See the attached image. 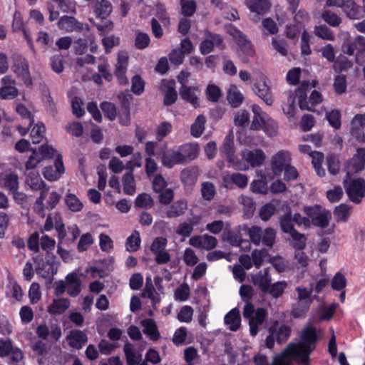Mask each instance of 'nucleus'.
Masks as SVG:
<instances>
[{"instance_id":"f257e3e1","label":"nucleus","mask_w":365,"mask_h":365,"mask_svg":"<svg viewBox=\"0 0 365 365\" xmlns=\"http://www.w3.org/2000/svg\"><path fill=\"white\" fill-rule=\"evenodd\" d=\"M26 183L33 191H40L39 197L36 200L33 209L36 214L41 217H45V207L43 201L46 198V193L49 190L44 181L37 172L31 171L26 178Z\"/></svg>"},{"instance_id":"f03ea898","label":"nucleus","mask_w":365,"mask_h":365,"mask_svg":"<svg viewBox=\"0 0 365 365\" xmlns=\"http://www.w3.org/2000/svg\"><path fill=\"white\" fill-rule=\"evenodd\" d=\"M310 87V83L308 81H304L300 86L294 91H289L288 93V103L283 106L284 113L289 117H293L296 110V99H298L299 106L301 110H312L307 103V91Z\"/></svg>"},{"instance_id":"7ed1b4c3","label":"nucleus","mask_w":365,"mask_h":365,"mask_svg":"<svg viewBox=\"0 0 365 365\" xmlns=\"http://www.w3.org/2000/svg\"><path fill=\"white\" fill-rule=\"evenodd\" d=\"M344 187L351 201L355 203L361 202L365 196V180L363 178L354 179L349 182L344 180Z\"/></svg>"},{"instance_id":"20e7f679","label":"nucleus","mask_w":365,"mask_h":365,"mask_svg":"<svg viewBox=\"0 0 365 365\" xmlns=\"http://www.w3.org/2000/svg\"><path fill=\"white\" fill-rule=\"evenodd\" d=\"M342 50L349 56L355 53L356 63H362V58L365 56V38L361 36H356L354 41L344 44Z\"/></svg>"},{"instance_id":"39448f33","label":"nucleus","mask_w":365,"mask_h":365,"mask_svg":"<svg viewBox=\"0 0 365 365\" xmlns=\"http://www.w3.org/2000/svg\"><path fill=\"white\" fill-rule=\"evenodd\" d=\"M128 62L129 56L126 51H122L118 53L114 75L118 80V83L121 86H126L129 83L126 76Z\"/></svg>"},{"instance_id":"423d86ee","label":"nucleus","mask_w":365,"mask_h":365,"mask_svg":"<svg viewBox=\"0 0 365 365\" xmlns=\"http://www.w3.org/2000/svg\"><path fill=\"white\" fill-rule=\"evenodd\" d=\"M330 5L341 8L346 16L351 19H359L363 17L361 8L354 0L329 1Z\"/></svg>"},{"instance_id":"0eeeda50","label":"nucleus","mask_w":365,"mask_h":365,"mask_svg":"<svg viewBox=\"0 0 365 365\" xmlns=\"http://www.w3.org/2000/svg\"><path fill=\"white\" fill-rule=\"evenodd\" d=\"M318 339L316 328L313 326H309L302 330L300 335L299 343L290 344L289 346H300L302 348H309L312 350H314Z\"/></svg>"},{"instance_id":"6e6552de","label":"nucleus","mask_w":365,"mask_h":365,"mask_svg":"<svg viewBox=\"0 0 365 365\" xmlns=\"http://www.w3.org/2000/svg\"><path fill=\"white\" fill-rule=\"evenodd\" d=\"M29 67L27 60L21 56H17L14 60V72L22 78V81L27 87L31 86L33 84Z\"/></svg>"},{"instance_id":"1a4fd4ad","label":"nucleus","mask_w":365,"mask_h":365,"mask_svg":"<svg viewBox=\"0 0 365 365\" xmlns=\"http://www.w3.org/2000/svg\"><path fill=\"white\" fill-rule=\"evenodd\" d=\"M65 172L62 155H58L54 161V166H46L43 169V177L49 181H55L60 178Z\"/></svg>"},{"instance_id":"9d476101","label":"nucleus","mask_w":365,"mask_h":365,"mask_svg":"<svg viewBox=\"0 0 365 365\" xmlns=\"http://www.w3.org/2000/svg\"><path fill=\"white\" fill-rule=\"evenodd\" d=\"M122 115L120 116V123L127 125L130 120V101L133 96L128 92H120L118 95Z\"/></svg>"},{"instance_id":"9b49d317","label":"nucleus","mask_w":365,"mask_h":365,"mask_svg":"<svg viewBox=\"0 0 365 365\" xmlns=\"http://www.w3.org/2000/svg\"><path fill=\"white\" fill-rule=\"evenodd\" d=\"M291 160L290 153L287 151L280 150L272 158V169L276 175H280L285 167L289 165Z\"/></svg>"},{"instance_id":"f8f14e48","label":"nucleus","mask_w":365,"mask_h":365,"mask_svg":"<svg viewBox=\"0 0 365 365\" xmlns=\"http://www.w3.org/2000/svg\"><path fill=\"white\" fill-rule=\"evenodd\" d=\"M2 86L0 88V98L11 100L18 96V89L15 86V81L10 76H6L1 79Z\"/></svg>"},{"instance_id":"ddd939ff","label":"nucleus","mask_w":365,"mask_h":365,"mask_svg":"<svg viewBox=\"0 0 365 365\" xmlns=\"http://www.w3.org/2000/svg\"><path fill=\"white\" fill-rule=\"evenodd\" d=\"M58 27L66 32L81 31L83 24L73 16H63L58 21Z\"/></svg>"},{"instance_id":"4468645a","label":"nucleus","mask_w":365,"mask_h":365,"mask_svg":"<svg viewBox=\"0 0 365 365\" xmlns=\"http://www.w3.org/2000/svg\"><path fill=\"white\" fill-rule=\"evenodd\" d=\"M242 156L253 168L262 165L265 160V154L261 149L245 150Z\"/></svg>"},{"instance_id":"2eb2a0df","label":"nucleus","mask_w":365,"mask_h":365,"mask_svg":"<svg viewBox=\"0 0 365 365\" xmlns=\"http://www.w3.org/2000/svg\"><path fill=\"white\" fill-rule=\"evenodd\" d=\"M252 89L267 105H272L274 101L270 87L266 82V77L262 78V82L255 83Z\"/></svg>"},{"instance_id":"dca6fc26","label":"nucleus","mask_w":365,"mask_h":365,"mask_svg":"<svg viewBox=\"0 0 365 365\" xmlns=\"http://www.w3.org/2000/svg\"><path fill=\"white\" fill-rule=\"evenodd\" d=\"M91 6L96 16L102 20L107 19L113 10V6L108 0L96 1Z\"/></svg>"},{"instance_id":"f3484780","label":"nucleus","mask_w":365,"mask_h":365,"mask_svg":"<svg viewBox=\"0 0 365 365\" xmlns=\"http://www.w3.org/2000/svg\"><path fill=\"white\" fill-rule=\"evenodd\" d=\"M179 153L182 155L183 164L195 160L198 155L199 148L197 144L185 143L178 148Z\"/></svg>"},{"instance_id":"a211bd4d","label":"nucleus","mask_w":365,"mask_h":365,"mask_svg":"<svg viewBox=\"0 0 365 365\" xmlns=\"http://www.w3.org/2000/svg\"><path fill=\"white\" fill-rule=\"evenodd\" d=\"M252 282L264 293L267 294L269 287L272 282V277L268 269L263 272L259 271L257 274L252 276Z\"/></svg>"},{"instance_id":"6ab92c4d","label":"nucleus","mask_w":365,"mask_h":365,"mask_svg":"<svg viewBox=\"0 0 365 365\" xmlns=\"http://www.w3.org/2000/svg\"><path fill=\"white\" fill-rule=\"evenodd\" d=\"M181 157L178 150L170 149L163 152L161 162L164 167L170 169L176 165H183Z\"/></svg>"},{"instance_id":"aec40b11","label":"nucleus","mask_w":365,"mask_h":365,"mask_svg":"<svg viewBox=\"0 0 365 365\" xmlns=\"http://www.w3.org/2000/svg\"><path fill=\"white\" fill-rule=\"evenodd\" d=\"M67 293L71 297H77L81 291V281L75 272L69 273L66 277Z\"/></svg>"},{"instance_id":"412c9836","label":"nucleus","mask_w":365,"mask_h":365,"mask_svg":"<svg viewBox=\"0 0 365 365\" xmlns=\"http://www.w3.org/2000/svg\"><path fill=\"white\" fill-rule=\"evenodd\" d=\"M71 306L68 298L53 299L52 303L48 307L47 312L51 315H61Z\"/></svg>"},{"instance_id":"4be33fe9","label":"nucleus","mask_w":365,"mask_h":365,"mask_svg":"<svg viewBox=\"0 0 365 365\" xmlns=\"http://www.w3.org/2000/svg\"><path fill=\"white\" fill-rule=\"evenodd\" d=\"M245 4L250 11L259 15L265 14L272 6L269 0H245Z\"/></svg>"},{"instance_id":"5701e85b","label":"nucleus","mask_w":365,"mask_h":365,"mask_svg":"<svg viewBox=\"0 0 365 365\" xmlns=\"http://www.w3.org/2000/svg\"><path fill=\"white\" fill-rule=\"evenodd\" d=\"M67 339L71 347L80 349L87 342L88 337L82 331L73 330L68 335Z\"/></svg>"},{"instance_id":"b1692460","label":"nucleus","mask_w":365,"mask_h":365,"mask_svg":"<svg viewBox=\"0 0 365 365\" xmlns=\"http://www.w3.org/2000/svg\"><path fill=\"white\" fill-rule=\"evenodd\" d=\"M195 88L192 86H187L184 84L180 89V95L182 100L190 103L194 108H197L200 104L198 98L195 94Z\"/></svg>"},{"instance_id":"393cba45","label":"nucleus","mask_w":365,"mask_h":365,"mask_svg":"<svg viewBox=\"0 0 365 365\" xmlns=\"http://www.w3.org/2000/svg\"><path fill=\"white\" fill-rule=\"evenodd\" d=\"M187 209V202L185 200H177L170 206L165 215L168 218H175L182 215Z\"/></svg>"},{"instance_id":"a878e982","label":"nucleus","mask_w":365,"mask_h":365,"mask_svg":"<svg viewBox=\"0 0 365 365\" xmlns=\"http://www.w3.org/2000/svg\"><path fill=\"white\" fill-rule=\"evenodd\" d=\"M225 323L229 326V329L236 331L239 329L241 324L240 311L237 308L231 309L225 317Z\"/></svg>"},{"instance_id":"bb28decb","label":"nucleus","mask_w":365,"mask_h":365,"mask_svg":"<svg viewBox=\"0 0 365 365\" xmlns=\"http://www.w3.org/2000/svg\"><path fill=\"white\" fill-rule=\"evenodd\" d=\"M271 327H275L274 335L276 336V341L278 344L286 342L292 333V328L287 324H282L279 326V322L275 321Z\"/></svg>"},{"instance_id":"cd10ccee","label":"nucleus","mask_w":365,"mask_h":365,"mask_svg":"<svg viewBox=\"0 0 365 365\" xmlns=\"http://www.w3.org/2000/svg\"><path fill=\"white\" fill-rule=\"evenodd\" d=\"M163 86L166 88L163 104L166 106H170L175 103L178 98V93L175 91V83L174 81H166L163 83Z\"/></svg>"},{"instance_id":"c85d7f7f","label":"nucleus","mask_w":365,"mask_h":365,"mask_svg":"<svg viewBox=\"0 0 365 365\" xmlns=\"http://www.w3.org/2000/svg\"><path fill=\"white\" fill-rule=\"evenodd\" d=\"M237 46H239L240 51L243 54L245 55V57L242 58V61L244 63L248 62V57H252L255 55V51L254 49L253 45L252 42L247 39V36L244 37L238 40L237 42Z\"/></svg>"},{"instance_id":"c756f323","label":"nucleus","mask_w":365,"mask_h":365,"mask_svg":"<svg viewBox=\"0 0 365 365\" xmlns=\"http://www.w3.org/2000/svg\"><path fill=\"white\" fill-rule=\"evenodd\" d=\"M142 325L144 328L143 333L149 336L151 340L155 341L160 339V332L157 324L153 319H148L143 320Z\"/></svg>"},{"instance_id":"7c9ffc66","label":"nucleus","mask_w":365,"mask_h":365,"mask_svg":"<svg viewBox=\"0 0 365 365\" xmlns=\"http://www.w3.org/2000/svg\"><path fill=\"white\" fill-rule=\"evenodd\" d=\"M197 169L194 167L184 168L180 173V180L185 185H192L197 180Z\"/></svg>"},{"instance_id":"2f4dec72","label":"nucleus","mask_w":365,"mask_h":365,"mask_svg":"<svg viewBox=\"0 0 365 365\" xmlns=\"http://www.w3.org/2000/svg\"><path fill=\"white\" fill-rule=\"evenodd\" d=\"M221 152L230 163L233 164L236 163L234 140L230 136L225 138L221 148Z\"/></svg>"},{"instance_id":"473e14b6","label":"nucleus","mask_w":365,"mask_h":365,"mask_svg":"<svg viewBox=\"0 0 365 365\" xmlns=\"http://www.w3.org/2000/svg\"><path fill=\"white\" fill-rule=\"evenodd\" d=\"M228 102L233 108L239 107L244 101V96L235 85L230 86L227 96Z\"/></svg>"},{"instance_id":"72a5a7b5","label":"nucleus","mask_w":365,"mask_h":365,"mask_svg":"<svg viewBox=\"0 0 365 365\" xmlns=\"http://www.w3.org/2000/svg\"><path fill=\"white\" fill-rule=\"evenodd\" d=\"M123 192L128 195H133L135 192V182L132 170L124 174L123 176Z\"/></svg>"},{"instance_id":"f704fd0d","label":"nucleus","mask_w":365,"mask_h":365,"mask_svg":"<svg viewBox=\"0 0 365 365\" xmlns=\"http://www.w3.org/2000/svg\"><path fill=\"white\" fill-rule=\"evenodd\" d=\"M64 200L70 211L73 212H78L83 210V205L75 194L68 193L66 195Z\"/></svg>"},{"instance_id":"c9c22d12","label":"nucleus","mask_w":365,"mask_h":365,"mask_svg":"<svg viewBox=\"0 0 365 365\" xmlns=\"http://www.w3.org/2000/svg\"><path fill=\"white\" fill-rule=\"evenodd\" d=\"M123 351L126 357L128 365H136L140 363L141 356H137L135 349L132 344L127 342L125 344Z\"/></svg>"},{"instance_id":"e433bc0d","label":"nucleus","mask_w":365,"mask_h":365,"mask_svg":"<svg viewBox=\"0 0 365 365\" xmlns=\"http://www.w3.org/2000/svg\"><path fill=\"white\" fill-rule=\"evenodd\" d=\"M289 348L293 354L299 358L301 363L304 365H309V356L314 350L300 346H289Z\"/></svg>"},{"instance_id":"4c0bfd02","label":"nucleus","mask_w":365,"mask_h":365,"mask_svg":"<svg viewBox=\"0 0 365 365\" xmlns=\"http://www.w3.org/2000/svg\"><path fill=\"white\" fill-rule=\"evenodd\" d=\"M242 230L249 235L250 240L256 245H259L262 240V230L259 226L249 227L247 225H243Z\"/></svg>"},{"instance_id":"58836bf2","label":"nucleus","mask_w":365,"mask_h":365,"mask_svg":"<svg viewBox=\"0 0 365 365\" xmlns=\"http://www.w3.org/2000/svg\"><path fill=\"white\" fill-rule=\"evenodd\" d=\"M206 118L204 115H199L190 128V133L195 138H199L205 130Z\"/></svg>"},{"instance_id":"ea45409f","label":"nucleus","mask_w":365,"mask_h":365,"mask_svg":"<svg viewBox=\"0 0 365 365\" xmlns=\"http://www.w3.org/2000/svg\"><path fill=\"white\" fill-rule=\"evenodd\" d=\"M240 202L243 206L244 215L246 218H250L254 215L256 205L253 199L250 197L242 195L240 198Z\"/></svg>"},{"instance_id":"a19ab883","label":"nucleus","mask_w":365,"mask_h":365,"mask_svg":"<svg viewBox=\"0 0 365 365\" xmlns=\"http://www.w3.org/2000/svg\"><path fill=\"white\" fill-rule=\"evenodd\" d=\"M331 218V214L329 211L324 210L319 214H318L312 220L313 226L321 228H326L329 224V221Z\"/></svg>"},{"instance_id":"79ce46f5","label":"nucleus","mask_w":365,"mask_h":365,"mask_svg":"<svg viewBox=\"0 0 365 365\" xmlns=\"http://www.w3.org/2000/svg\"><path fill=\"white\" fill-rule=\"evenodd\" d=\"M294 221L291 212L285 213L279 220L280 227L283 232L287 234H291L296 230L294 227Z\"/></svg>"},{"instance_id":"37998d69","label":"nucleus","mask_w":365,"mask_h":365,"mask_svg":"<svg viewBox=\"0 0 365 365\" xmlns=\"http://www.w3.org/2000/svg\"><path fill=\"white\" fill-rule=\"evenodd\" d=\"M3 186L10 192L19 189V177L15 173L6 174L2 179Z\"/></svg>"},{"instance_id":"c03bdc74","label":"nucleus","mask_w":365,"mask_h":365,"mask_svg":"<svg viewBox=\"0 0 365 365\" xmlns=\"http://www.w3.org/2000/svg\"><path fill=\"white\" fill-rule=\"evenodd\" d=\"M140 233L135 230L126 240V250L130 252H136L140 248Z\"/></svg>"},{"instance_id":"a18cd8bd","label":"nucleus","mask_w":365,"mask_h":365,"mask_svg":"<svg viewBox=\"0 0 365 365\" xmlns=\"http://www.w3.org/2000/svg\"><path fill=\"white\" fill-rule=\"evenodd\" d=\"M287 287L286 281H278L273 284H270L267 294H269L272 298L277 299L280 297L284 292Z\"/></svg>"},{"instance_id":"49530a36","label":"nucleus","mask_w":365,"mask_h":365,"mask_svg":"<svg viewBox=\"0 0 365 365\" xmlns=\"http://www.w3.org/2000/svg\"><path fill=\"white\" fill-rule=\"evenodd\" d=\"M135 205L137 207L149 209L154 205V201L149 194L143 192L136 197Z\"/></svg>"},{"instance_id":"de8ad7c7","label":"nucleus","mask_w":365,"mask_h":365,"mask_svg":"<svg viewBox=\"0 0 365 365\" xmlns=\"http://www.w3.org/2000/svg\"><path fill=\"white\" fill-rule=\"evenodd\" d=\"M100 107L104 115L110 120H114L118 115L117 108L114 103L109 101H103Z\"/></svg>"},{"instance_id":"09e8293b","label":"nucleus","mask_w":365,"mask_h":365,"mask_svg":"<svg viewBox=\"0 0 365 365\" xmlns=\"http://www.w3.org/2000/svg\"><path fill=\"white\" fill-rule=\"evenodd\" d=\"M341 113L337 109H333L326 113V119L329 125L334 129H339L341 125Z\"/></svg>"},{"instance_id":"8fccbe9b","label":"nucleus","mask_w":365,"mask_h":365,"mask_svg":"<svg viewBox=\"0 0 365 365\" xmlns=\"http://www.w3.org/2000/svg\"><path fill=\"white\" fill-rule=\"evenodd\" d=\"M45 130L46 128L43 123H37L33 127L30 138L34 144H38L42 140Z\"/></svg>"},{"instance_id":"3c124183","label":"nucleus","mask_w":365,"mask_h":365,"mask_svg":"<svg viewBox=\"0 0 365 365\" xmlns=\"http://www.w3.org/2000/svg\"><path fill=\"white\" fill-rule=\"evenodd\" d=\"M364 164L354 156L347 163L346 165V175L350 177L354 173H357L364 168Z\"/></svg>"},{"instance_id":"603ef678","label":"nucleus","mask_w":365,"mask_h":365,"mask_svg":"<svg viewBox=\"0 0 365 365\" xmlns=\"http://www.w3.org/2000/svg\"><path fill=\"white\" fill-rule=\"evenodd\" d=\"M322 19L332 27H337L341 23V19L335 13L325 10L322 14Z\"/></svg>"},{"instance_id":"864d4df0","label":"nucleus","mask_w":365,"mask_h":365,"mask_svg":"<svg viewBox=\"0 0 365 365\" xmlns=\"http://www.w3.org/2000/svg\"><path fill=\"white\" fill-rule=\"evenodd\" d=\"M201 194L205 200H212L216 194L215 187L213 183L210 182H202L201 186Z\"/></svg>"},{"instance_id":"5fc2aeb1","label":"nucleus","mask_w":365,"mask_h":365,"mask_svg":"<svg viewBox=\"0 0 365 365\" xmlns=\"http://www.w3.org/2000/svg\"><path fill=\"white\" fill-rule=\"evenodd\" d=\"M205 94L207 99L209 101L216 103L220 100L222 96V92L217 86L215 84H209L207 86Z\"/></svg>"},{"instance_id":"6e6d98bb","label":"nucleus","mask_w":365,"mask_h":365,"mask_svg":"<svg viewBox=\"0 0 365 365\" xmlns=\"http://www.w3.org/2000/svg\"><path fill=\"white\" fill-rule=\"evenodd\" d=\"M38 154L41 159L43 160L44 159H51L53 157H56L58 153L56 149H54L52 146L48 145V144L41 145L38 148Z\"/></svg>"},{"instance_id":"4d7b16f0","label":"nucleus","mask_w":365,"mask_h":365,"mask_svg":"<svg viewBox=\"0 0 365 365\" xmlns=\"http://www.w3.org/2000/svg\"><path fill=\"white\" fill-rule=\"evenodd\" d=\"M294 242L292 247L297 250H302L306 247V237L304 234L295 230L290 234Z\"/></svg>"},{"instance_id":"13d9d810","label":"nucleus","mask_w":365,"mask_h":365,"mask_svg":"<svg viewBox=\"0 0 365 365\" xmlns=\"http://www.w3.org/2000/svg\"><path fill=\"white\" fill-rule=\"evenodd\" d=\"M204 36L207 39H210L215 47H217L221 50L225 48V46L223 42V38L220 34L211 32L208 29H206L204 31Z\"/></svg>"},{"instance_id":"bf43d9fd","label":"nucleus","mask_w":365,"mask_h":365,"mask_svg":"<svg viewBox=\"0 0 365 365\" xmlns=\"http://www.w3.org/2000/svg\"><path fill=\"white\" fill-rule=\"evenodd\" d=\"M131 91L137 96L141 95L145 90V81L140 76L135 75L131 79Z\"/></svg>"},{"instance_id":"052dcab7","label":"nucleus","mask_w":365,"mask_h":365,"mask_svg":"<svg viewBox=\"0 0 365 365\" xmlns=\"http://www.w3.org/2000/svg\"><path fill=\"white\" fill-rule=\"evenodd\" d=\"M181 13L184 16H191L196 11V2L193 0H183L180 1Z\"/></svg>"},{"instance_id":"680f3d73","label":"nucleus","mask_w":365,"mask_h":365,"mask_svg":"<svg viewBox=\"0 0 365 365\" xmlns=\"http://www.w3.org/2000/svg\"><path fill=\"white\" fill-rule=\"evenodd\" d=\"M331 288L336 291H341L346 286V279L341 272H336L331 279Z\"/></svg>"},{"instance_id":"e2e57ef3","label":"nucleus","mask_w":365,"mask_h":365,"mask_svg":"<svg viewBox=\"0 0 365 365\" xmlns=\"http://www.w3.org/2000/svg\"><path fill=\"white\" fill-rule=\"evenodd\" d=\"M314 33L318 37L322 39L334 41L335 38V36L331 30L329 29L326 25H320L316 26Z\"/></svg>"},{"instance_id":"0e129e2a","label":"nucleus","mask_w":365,"mask_h":365,"mask_svg":"<svg viewBox=\"0 0 365 365\" xmlns=\"http://www.w3.org/2000/svg\"><path fill=\"white\" fill-rule=\"evenodd\" d=\"M93 243V238L91 233H85L80 237L79 242L77 245L78 252H83L89 248Z\"/></svg>"},{"instance_id":"69168bd1","label":"nucleus","mask_w":365,"mask_h":365,"mask_svg":"<svg viewBox=\"0 0 365 365\" xmlns=\"http://www.w3.org/2000/svg\"><path fill=\"white\" fill-rule=\"evenodd\" d=\"M150 43V38L148 34L144 32H138L135 39V46L139 50H143L148 47Z\"/></svg>"},{"instance_id":"338daca9","label":"nucleus","mask_w":365,"mask_h":365,"mask_svg":"<svg viewBox=\"0 0 365 365\" xmlns=\"http://www.w3.org/2000/svg\"><path fill=\"white\" fill-rule=\"evenodd\" d=\"M276 238V232L273 228L267 227L262 232V243L269 247H272Z\"/></svg>"},{"instance_id":"774afa93","label":"nucleus","mask_w":365,"mask_h":365,"mask_svg":"<svg viewBox=\"0 0 365 365\" xmlns=\"http://www.w3.org/2000/svg\"><path fill=\"white\" fill-rule=\"evenodd\" d=\"M350 207L346 204H341L334 210V215L337 221L346 222L349 217Z\"/></svg>"}]
</instances>
